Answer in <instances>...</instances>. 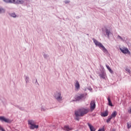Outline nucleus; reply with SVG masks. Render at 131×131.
Wrapping results in <instances>:
<instances>
[{
  "label": "nucleus",
  "instance_id": "21",
  "mask_svg": "<svg viewBox=\"0 0 131 131\" xmlns=\"http://www.w3.org/2000/svg\"><path fill=\"white\" fill-rule=\"evenodd\" d=\"M11 4H15V5H19V0H12Z\"/></svg>",
  "mask_w": 131,
  "mask_h": 131
},
{
  "label": "nucleus",
  "instance_id": "11",
  "mask_svg": "<svg viewBox=\"0 0 131 131\" xmlns=\"http://www.w3.org/2000/svg\"><path fill=\"white\" fill-rule=\"evenodd\" d=\"M117 38L118 40H121V41H125V37H121L120 35H118L117 37Z\"/></svg>",
  "mask_w": 131,
  "mask_h": 131
},
{
  "label": "nucleus",
  "instance_id": "23",
  "mask_svg": "<svg viewBox=\"0 0 131 131\" xmlns=\"http://www.w3.org/2000/svg\"><path fill=\"white\" fill-rule=\"evenodd\" d=\"M125 70L126 71V73H127V74H129V75H130V70L127 68V67L125 68Z\"/></svg>",
  "mask_w": 131,
  "mask_h": 131
},
{
  "label": "nucleus",
  "instance_id": "37",
  "mask_svg": "<svg viewBox=\"0 0 131 131\" xmlns=\"http://www.w3.org/2000/svg\"><path fill=\"white\" fill-rule=\"evenodd\" d=\"M1 131H6L5 129H4V128H3V127H1Z\"/></svg>",
  "mask_w": 131,
  "mask_h": 131
},
{
  "label": "nucleus",
  "instance_id": "2",
  "mask_svg": "<svg viewBox=\"0 0 131 131\" xmlns=\"http://www.w3.org/2000/svg\"><path fill=\"white\" fill-rule=\"evenodd\" d=\"M78 113L80 116H83L85 114H87L89 113V109L85 108H82L79 109L78 111H75Z\"/></svg>",
  "mask_w": 131,
  "mask_h": 131
},
{
  "label": "nucleus",
  "instance_id": "9",
  "mask_svg": "<svg viewBox=\"0 0 131 131\" xmlns=\"http://www.w3.org/2000/svg\"><path fill=\"white\" fill-rule=\"evenodd\" d=\"M1 120L3 122H6L7 123H10L11 122V120H10V119H7L5 117H3V116L1 117Z\"/></svg>",
  "mask_w": 131,
  "mask_h": 131
},
{
  "label": "nucleus",
  "instance_id": "26",
  "mask_svg": "<svg viewBox=\"0 0 131 131\" xmlns=\"http://www.w3.org/2000/svg\"><path fill=\"white\" fill-rule=\"evenodd\" d=\"M24 0H19L18 5H23L24 4Z\"/></svg>",
  "mask_w": 131,
  "mask_h": 131
},
{
  "label": "nucleus",
  "instance_id": "39",
  "mask_svg": "<svg viewBox=\"0 0 131 131\" xmlns=\"http://www.w3.org/2000/svg\"><path fill=\"white\" fill-rule=\"evenodd\" d=\"M0 119H1V117H0Z\"/></svg>",
  "mask_w": 131,
  "mask_h": 131
},
{
  "label": "nucleus",
  "instance_id": "27",
  "mask_svg": "<svg viewBox=\"0 0 131 131\" xmlns=\"http://www.w3.org/2000/svg\"><path fill=\"white\" fill-rule=\"evenodd\" d=\"M112 119V118L110 116L109 118L106 120L107 123H109V122H110V121H111Z\"/></svg>",
  "mask_w": 131,
  "mask_h": 131
},
{
  "label": "nucleus",
  "instance_id": "24",
  "mask_svg": "<svg viewBox=\"0 0 131 131\" xmlns=\"http://www.w3.org/2000/svg\"><path fill=\"white\" fill-rule=\"evenodd\" d=\"M25 80L26 81V83H28V82H29V77L27 76H25Z\"/></svg>",
  "mask_w": 131,
  "mask_h": 131
},
{
  "label": "nucleus",
  "instance_id": "4",
  "mask_svg": "<svg viewBox=\"0 0 131 131\" xmlns=\"http://www.w3.org/2000/svg\"><path fill=\"white\" fill-rule=\"evenodd\" d=\"M103 32L105 36H106L107 38H109L110 37V35L112 34L111 31H110V29L107 28H105L104 30H103Z\"/></svg>",
  "mask_w": 131,
  "mask_h": 131
},
{
  "label": "nucleus",
  "instance_id": "33",
  "mask_svg": "<svg viewBox=\"0 0 131 131\" xmlns=\"http://www.w3.org/2000/svg\"><path fill=\"white\" fill-rule=\"evenodd\" d=\"M43 57H44V58H45V59H47V58H48V56L47 55V54H45L43 55Z\"/></svg>",
  "mask_w": 131,
  "mask_h": 131
},
{
  "label": "nucleus",
  "instance_id": "7",
  "mask_svg": "<svg viewBox=\"0 0 131 131\" xmlns=\"http://www.w3.org/2000/svg\"><path fill=\"white\" fill-rule=\"evenodd\" d=\"M120 50L123 54H128V55H130V52L127 48L124 47L122 48H120Z\"/></svg>",
  "mask_w": 131,
  "mask_h": 131
},
{
  "label": "nucleus",
  "instance_id": "28",
  "mask_svg": "<svg viewBox=\"0 0 131 131\" xmlns=\"http://www.w3.org/2000/svg\"><path fill=\"white\" fill-rule=\"evenodd\" d=\"M17 108H18V109H19V110H21V111H23L24 110V107H22L19 106H17Z\"/></svg>",
  "mask_w": 131,
  "mask_h": 131
},
{
  "label": "nucleus",
  "instance_id": "5",
  "mask_svg": "<svg viewBox=\"0 0 131 131\" xmlns=\"http://www.w3.org/2000/svg\"><path fill=\"white\" fill-rule=\"evenodd\" d=\"M99 76L100 78L102 79H106L107 77V74H106V72H105V70H102L100 71Z\"/></svg>",
  "mask_w": 131,
  "mask_h": 131
},
{
  "label": "nucleus",
  "instance_id": "36",
  "mask_svg": "<svg viewBox=\"0 0 131 131\" xmlns=\"http://www.w3.org/2000/svg\"><path fill=\"white\" fill-rule=\"evenodd\" d=\"M35 83H37V84L38 85H39V83H38V82H37V79H36Z\"/></svg>",
  "mask_w": 131,
  "mask_h": 131
},
{
  "label": "nucleus",
  "instance_id": "1",
  "mask_svg": "<svg viewBox=\"0 0 131 131\" xmlns=\"http://www.w3.org/2000/svg\"><path fill=\"white\" fill-rule=\"evenodd\" d=\"M92 39L96 47H98V48H99V49H100V50L102 51L103 53L105 54V55H108V54H109L108 50H106V48L104 47V45L102 44V43L99 42L98 40H96V39L95 38H93Z\"/></svg>",
  "mask_w": 131,
  "mask_h": 131
},
{
  "label": "nucleus",
  "instance_id": "3",
  "mask_svg": "<svg viewBox=\"0 0 131 131\" xmlns=\"http://www.w3.org/2000/svg\"><path fill=\"white\" fill-rule=\"evenodd\" d=\"M54 97L58 102H61L63 100L62 94L60 92L55 93L54 95Z\"/></svg>",
  "mask_w": 131,
  "mask_h": 131
},
{
  "label": "nucleus",
  "instance_id": "8",
  "mask_svg": "<svg viewBox=\"0 0 131 131\" xmlns=\"http://www.w3.org/2000/svg\"><path fill=\"white\" fill-rule=\"evenodd\" d=\"M96 108V102L95 100L91 101L90 103V109L92 110V111H93V110H95V108Z\"/></svg>",
  "mask_w": 131,
  "mask_h": 131
},
{
  "label": "nucleus",
  "instance_id": "6",
  "mask_svg": "<svg viewBox=\"0 0 131 131\" xmlns=\"http://www.w3.org/2000/svg\"><path fill=\"white\" fill-rule=\"evenodd\" d=\"M86 98V94H80L79 96L76 97V101H80L83 100V99H85Z\"/></svg>",
  "mask_w": 131,
  "mask_h": 131
},
{
  "label": "nucleus",
  "instance_id": "29",
  "mask_svg": "<svg viewBox=\"0 0 131 131\" xmlns=\"http://www.w3.org/2000/svg\"><path fill=\"white\" fill-rule=\"evenodd\" d=\"M2 103L4 105H6V104H7V100H6V99H4L2 100Z\"/></svg>",
  "mask_w": 131,
  "mask_h": 131
},
{
  "label": "nucleus",
  "instance_id": "15",
  "mask_svg": "<svg viewBox=\"0 0 131 131\" xmlns=\"http://www.w3.org/2000/svg\"><path fill=\"white\" fill-rule=\"evenodd\" d=\"M9 15L10 17H12V18H17V17H18V16L16 15V13H15V12L10 13Z\"/></svg>",
  "mask_w": 131,
  "mask_h": 131
},
{
  "label": "nucleus",
  "instance_id": "10",
  "mask_svg": "<svg viewBox=\"0 0 131 131\" xmlns=\"http://www.w3.org/2000/svg\"><path fill=\"white\" fill-rule=\"evenodd\" d=\"M62 128L65 131H70L73 129L72 127H70L69 125H64Z\"/></svg>",
  "mask_w": 131,
  "mask_h": 131
},
{
  "label": "nucleus",
  "instance_id": "38",
  "mask_svg": "<svg viewBox=\"0 0 131 131\" xmlns=\"http://www.w3.org/2000/svg\"><path fill=\"white\" fill-rule=\"evenodd\" d=\"M128 113H130L131 114V107L130 108L129 110L128 111Z\"/></svg>",
  "mask_w": 131,
  "mask_h": 131
},
{
  "label": "nucleus",
  "instance_id": "34",
  "mask_svg": "<svg viewBox=\"0 0 131 131\" xmlns=\"http://www.w3.org/2000/svg\"><path fill=\"white\" fill-rule=\"evenodd\" d=\"M65 4H69V3H70V1H64Z\"/></svg>",
  "mask_w": 131,
  "mask_h": 131
},
{
  "label": "nucleus",
  "instance_id": "22",
  "mask_svg": "<svg viewBox=\"0 0 131 131\" xmlns=\"http://www.w3.org/2000/svg\"><path fill=\"white\" fill-rule=\"evenodd\" d=\"M107 100L108 102V105L109 106H111V107H113V104H112V102H111V99H110V98H107Z\"/></svg>",
  "mask_w": 131,
  "mask_h": 131
},
{
  "label": "nucleus",
  "instance_id": "25",
  "mask_svg": "<svg viewBox=\"0 0 131 131\" xmlns=\"http://www.w3.org/2000/svg\"><path fill=\"white\" fill-rule=\"evenodd\" d=\"M3 1L7 4H12V0H3Z\"/></svg>",
  "mask_w": 131,
  "mask_h": 131
},
{
  "label": "nucleus",
  "instance_id": "13",
  "mask_svg": "<svg viewBox=\"0 0 131 131\" xmlns=\"http://www.w3.org/2000/svg\"><path fill=\"white\" fill-rule=\"evenodd\" d=\"M87 124L91 131H96V128L94 127V126L92 125V124H91L90 123H88Z\"/></svg>",
  "mask_w": 131,
  "mask_h": 131
},
{
  "label": "nucleus",
  "instance_id": "35",
  "mask_svg": "<svg viewBox=\"0 0 131 131\" xmlns=\"http://www.w3.org/2000/svg\"><path fill=\"white\" fill-rule=\"evenodd\" d=\"M88 90H89V91H90V92H92V91H93V89H92V88H88Z\"/></svg>",
  "mask_w": 131,
  "mask_h": 131
},
{
  "label": "nucleus",
  "instance_id": "17",
  "mask_svg": "<svg viewBox=\"0 0 131 131\" xmlns=\"http://www.w3.org/2000/svg\"><path fill=\"white\" fill-rule=\"evenodd\" d=\"M38 127V125H35V124L33 125H31L30 126V129H34V128H37Z\"/></svg>",
  "mask_w": 131,
  "mask_h": 131
},
{
  "label": "nucleus",
  "instance_id": "31",
  "mask_svg": "<svg viewBox=\"0 0 131 131\" xmlns=\"http://www.w3.org/2000/svg\"><path fill=\"white\" fill-rule=\"evenodd\" d=\"M6 10L4 8H1V13H5Z\"/></svg>",
  "mask_w": 131,
  "mask_h": 131
},
{
  "label": "nucleus",
  "instance_id": "12",
  "mask_svg": "<svg viewBox=\"0 0 131 131\" xmlns=\"http://www.w3.org/2000/svg\"><path fill=\"white\" fill-rule=\"evenodd\" d=\"M75 115L76 116L75 119L77 120V121H79V117H81L78 112L75 111Z\"/></svg>",
  "mask_w": 131,
  "mask_h": 131
},
{
  "label": "nucleus",
  "instance_id": "19",
  "mask_svg": "<svg viewBox=\"0 0 131 131\" xmlns=\"http://www.w3.org/2000/svg\"><path fill=\"white\" fill-rule=\"evenodd\" d=\"M108 111H106L105 112L101 113V116H103V117H106V116H108Z\"/></svg>",
  "mask_w": 131,
  "mask_h": 131
},
{
  "label": "nucleus",
  "instance_id": "16",
  "mask_svg": "<svg viewBox=\"0 0 131 131\" xmlns=\"http://www.w3.org/2000/svg\"><path fill=\"white\" fill-rule=\"evenodd\" d=\"M116 115H117V112L116 111H114L110 116L112 118H115L116 117Z\"/></svg>",
  "mask_w": 131,
  "mask_h": 131
},
{
  "label": "nucleus",
  "instance_id": "30",
  "mask_svg": "<svg viewBox=\"0 0 131 131\" xmlns=\"http://www.w3.org/2000/svg\"><path fill=\"white\" fill-rule=\"evenodd\" d=\"M47 110V108L45 107L44 106H42L41 108V111H46Z\"/></svg>",
  "mask_w": 131,
  "mask_h": 131
},
{
  "label": "nucleus",
  "instance_id": "32",
  "mask_svg": "<svg viewBox=\"0 0 131 131\" xmlns=\"http://www.w3.org/2000/svg\"><path fill=\"white\" fill-rule=\"evenodd\" d=\"M127 128H128V129L130 128L131 125L129 123H127Z\"/></svg>",
  "mask_w": 131,
  "mask_h": 131
},
{
  "label": "nucleus",
  "instance_id": "14",
  "mask_svg": "<svg viewBox=\"0 0 131 131\" xmlns=\"http://www.w3.org/2000/svg\"><path fill=\"white\" fill-rule=\"evenodd\" d=\"M75 86L76 90H79V89L80 88V85L79 84V82L78 81L76 80V83H75Z\"/></svg>",
  "mask_w": 131,
  "mask_h": 131
},
{
  "label": "nucleus",
  "instance_id": "20",
  "mask_svg": "<svg viewBox=\"0 0 131 131\" xmlns=\"http://www.w3.org/2000/svg\"><path fill=\"white\" fill-rule=\"evenodd\" d=\"M105 66H106L107 69L108 70L109 72H110V73H111L112 74L113 73V71L112 70V69H111L110 67L107 64H106Z\"/></svg>",
  "mask_w": 131,
  "mask_h": 131
},
{
  "label": "nucleus",
  "instance_id": "18",
  "mask_svg": "<svg viewBox=\"0 0 131 131\" xmlns=\"http://www.w3.org/2000/svg\"><path fill=\"white\" fill-rule=\"evenodd\" d=\"M28 121V124H29V125H32L33 124H35V122L33 120H29Z\"/></svg>",
  "mask_w": 131,
  "mask_h": 131
}]
</instances>
